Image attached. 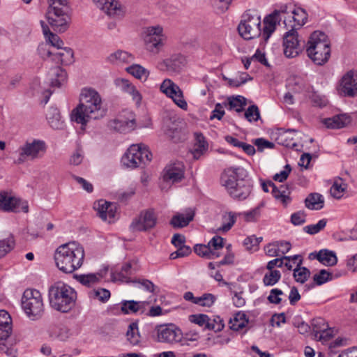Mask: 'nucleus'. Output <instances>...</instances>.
<instances>
[{
	"instance_id": "1",
	"label": "nucleus",
	"mask_w": 357,
	"mask_h": 357,
	"mask_svg": "<svg viewBox=\"0 0 357 357\" xmlns=\"http://www.w3.org/2000/svg\"><path fill=\"white\" fill-rule=\"evenodd\" d=\"M105 111L102 108L100 95L93 89H84L80 98V103L73 109L71 121L84 126L91 119H98L105 116Z\"/></svg>"
},
{
	"instance_id": "2",
	"label": "nucleus",
	"mask_w": 357,
	"mask_h": 357,
	"mask_svg": "<svg viewBox=\"0 0 357 357\" xmlns=\"http://www.w3.org/2000/svg\"><path fill=\"white\" fill-rule=\"evenodd\" d=\"M84 259V248L75 242H69L59 246L54 253L57 268L66 273H72L79 268Z\"/></svg>"
},
{
	"instance_id": "3",
	"label": "nucleus",
	"mask_w": 357,
	"mask_h": 357,
	"mask_svg": "<svg viewBox=\"0 0 357 357\" xmlns=\"http://www.w3.org/2000/svg\"><path fill=\"white\" fill-rule=\"evenodd\" d=\"M45 18L53 30L64 33L69 28L71 17L68 0H47Z\"/></svg>"
},
{
	"instance_id": "4",
	"label": "nucleus",
	"mask_w": 357,
	"mask_h": 357,
	"mask_svg": "<svg viewBox=\"0 0 357 357\" xmlns=\"http://www.w3.org/2000/svg\"><path fill=\"white\" fill-rule=\"evenodd\" d=\"M49 299L52 308L61 312H68L75 305L77 293L70 286L58 282L50 287Z\"/></svg>"
},
{
	"instance_id": "5",
	"label": "nucleus",
	"mask_w": 357,
	"mask_h": 357,
	"mask_svg": "<svg viewBox=\"0 0 357 357\" xmlns=\"http://www.w3.org/2000/svg\"><path fill=\"white\" fill-rule=\"evenodd\" d=\"M306 52L309 58L317 65H323L331 55L330 42L323 31H315L310 36Z\"/></svg>"
},
{
	"instance_id": "6",
	"label": "nucleus",
	"mask_w": 357,
	"mask_h": 357,
	"mask_svg": "<svg viewBox=\"0 0 357 357\" xmlns=\"http://www.w3.org/2000/svg\"><path fill=\"white\" fill-rule=\"evenodd\" d=\"M238 31L245 40H251L261 34V17L257 10H248L242 16Z\"/></svg>"
},
{
	"instance_id": "7",
	"label": "nucleus",
	"mask_w": 357,
	"mask_h": 357,
	"mask_svg": "<svg viewBox=\"0 0 357 357\" xmlns=\"http://www.w3.org/2000/svg\"><path fill=\"white\" fill-rule=\"evenodd\" d=\"M22 307L29 318L38 319L41 317L44 305L40 291L36 289H26L22 298Z\"/></svg>"
},
{
	"instance_id": "8",
	"label": "nucleus",
	"mask_w": 357,
	"mask_h": 357,
	"mask_svg": "<svg viewBox=\"0 0 357 357\" xmlns=\"http://www.w3.org/2000/svg\"><path fill=\"white\" fill-rule=\"evenodd\" d=\"M152 154L145 146L132 144L129 147L121 158L122 164L130 168H136L141 165L151 162Z\"/></svg>"
},
{
	"instance_id": "9",
	"label": "nucleus",
	"mask_w": 357,
	"mask_h": 357,
	"mask_svg": "<svg viewBox=\"0 0 357 357\" xmlns=\"http://www.w3.org/2000/svg\"><path fill=\"white\" fill-rule=\"evenodd\" d=\"M45 149L43 141L34 139L31 142H26L19 148V158L15 161V164L20 165L27 160H33L40 158Z\"/></svg>"
},
{
	"instance_id": "10",
	"label": "nucleus",
	"mask_w": 357,
	"mask_h": 357,
	"mask_svg": "<svg viewBox=\"0 0 357 357\" xmlns=\"http://www.w3.org/2000/svg\"><path fill=\"white\" fill-rule=\"evenodd\" d=\"M157 222L158 216L153 208L143 210L132 220L130 229L133 231H147L154 228Z\"/></svg>"
},
{
	"instance_id": "11",
	"label": "nucleus",
	"mask_w": 357,
	"mask_h": 357,
	"mask_svg": "<svg viewBox=\"0 0 357 357\" xmlns=\"http://www.w3.org/2000/svg\"><path fill=\"white\" fill-rule=\"evenodd\" d=\"M135 115L128 110L123 111L116 119L108 123L110 130L121 133L130 132L135 128Z\"/></svg>"
},
{
	"instance_id": "12",
	"label": "nucleus",
	"mask_w": 357,
	"mask_h": 357,
	"mask_svg": "<svg viewBox=\"0 0 357 357\" xmlns=\"http://www.w3.org/2000/svg\"><path fill=\"white\" fill-rule=\"evenodd\" d=\"M144 43L148 51L157 54L163 46L162 28L160 26L146 28Z\"/></svg>"
},
{
	"instance_id": "13",
	"label": "nucleus",
	"mask_w": 357,
	"mask_h": 357,
	"mask_svg": "<svg viewBox=\"0 0 357 357\" xmlns=\"http://www.w3.org/2000/svg\"><path fill=\"white\" fill-rule=\"evenodd\" d=\"M160 91L180 108L186 110L187 102L183 98V93L180 87L170 79H165L160 85Z\"/></svg>"
},
{
	"instance_id": "14",
	"label": "nucleus",
	"mask_w": 357,
	"mask_h": 357,
	"mask_svg": "<svg viewBox=\"0 0 357 357\" xmlns=\"http://www.w3.org/2000/svg\"><path fill=\"white\" fill-rule=\"evenodd\" d=\"M157 340L160 342L174 344L182 339L181 330L174 325H160L155 328Z\"/></svg>"
},
{
	"instance_id": "15",
	"label": "nucleus",
	"mask_w": 357,
	"mask_h": 357,
	"mask_svg": "<svg viewBox=\"0 0 357 357\" xmlns=\"http://www.w3.org/2000/svg\"><path fill=\"white\" fill-rule=\"evenodd\" d=\"M0 210L6 212L17 213L22 211L28 213L29 206L26 202L9 196L6 192H0Z\"/></svg>"
},
{
	"instance_id": "16",
	"label": "nucleus",
	"mask_w": 357,
	"mask_h": 357,
	"mask_svg": "<svg viewBox=\"0 0 357 357\" xmlns=\"http://www.w3.org/2000/svg\"><path fill=\"white\" fill-rule=\"evenodd\" d=\"M339 93L343 96L354 97L357 93V73L348 71L342 77L337 88Z\"/></svg>"
},
{
	"instance_id": "17",
	"label": "nucleus",
	"mask_w": 357,
	"mask_h": 357,
	"mask_svg": "<svg viewBox=\"0 0 357 357\" xmlns=\"http://www.w3.org/2000/svg\"><path fill=\"white\" fill-rule=\"evenodd\" d=\"M247 177V172L243 167H229L224 170L221 174L220 181L227 191L233 188L239 179Z\"/></svg>"
},
{
	"instance_id": "18",
	"label": "nucleus",
	"mask_w": 357,
	"mask_h": 357,
	"mask_svg": "<svg viewBox=\"0 0 357 357\" xmlns=\"http://www.w3.org/2000/svg\"><path fill=\"white\" fill-rule=\"evenodd\" d=\"M261 187L266 192L269 191L268 188L271 187L272 188L271 193L274 198L284 206H287L291 202L290 190L287 185H280L277 187L271 181H268L262 182Z\"/></svg>"
},
{
	"instance_id": "19",
	"label": "nucleus",
	"mask_w": 357,
	"mask_h": 357,
	"mask_svg": "<svg viewBox=\"0 0 357 357\" xmlns=\"http://www.w3.org/2000/svg\"><path fill=\"white\" fill-rule=\"evenodd\" d=\"M97 7L102 10L109 16L122 17L125 13V8L117 0H93Z\"/></svg>"
},
{
	"instance_id": "20",
	"label": "nucleus",
	"mask_w": 357,
	"mask_h": 357,
	"mask_svg": "<svg viewBox=\"0 0 357 357\" xmlns=\"http://www.w3.org/2000/svg\"><path fill=\"white\" fill-rule=\"evenodd\" d=\"M162 178L165 182H180L184 178L183 165L181 162H174L167 165L163 170Z\"/></svg>"
},
{
	"instance_id": "21",
	"label": "nucleus",
	"mask_w": 357,
	"mask_h": 357,
	"mask_svg": "<svg viewBox=\"0 0 357 357\" xmlns=\"http://www.w3.org/2000/svg\"><path fill=\"white\" fill-rule=\"evenodd\" d=\"M98 216L103 220L111 222L116 216V206L114 203L108 202L100 199L94 203V206Z\"/></svg>"
},
{
	"instance_id": "22",
	"label": "nucleus",
	"mask_w": 357,
	"mask_h": 357,
	"mask_svg": "<svg viewBox=\"0 0 357 357\" xmlns=\"http://www.w3.org/2000/svg\"><path fill=\"white\" fill-rule=\"evenodd\" d=\"M185 57L181 54H174L160 63L161 70L169 72L178 73L185 66Z\"/></svg>"
},
{
	"instance_id": "23",
	"label": "nucleus",
	"mask_w": 357,
	"mask_h": 357,
	"mask_svg": "<svg viewBox=\"0 0 357 357\" xmlns=\"http://www.w3.org/2000/svg\"><path fill=\"white\" fill-rule=\"evenodd\" d=\"M183 126V123L179 119H169L165 125V133L174 142H178L185 138Z\"/></svg>"
},
{
	"instance_id": "24",
	"label": "nucleus",
	"mask_w": 357,
	"mask_h": 357,
	"mask_svg": "<svg viewBox=\"0 0 357 357\" xmlns=\"http://www.w3.org/2000/svg\"><path fill=\"white\" fill-rule=\"evenodd\" d=\"M252 190V185L249 180L239 179L238 183L228 190L229 195L236 199L243 200L245 199L250 194Z\"/></svg>"
},
{
	"instance_id": "25",
	"label": "nucleus",
	"mask_w": 357,
	"mask_h": 357,
	"mask_svg": "<svg viewBox=\"0 0 357 357\" xmlns=\"http://www.w3.org/2000/svg\"><path fill=\"white\" fill-rule=\"evenodd\" d=\"M195 210L192 208H188L184 213H178L174 215L169 224L174 228H183L189 225V223L193 220L195 217Z\"/></svg>"
},
{
	"instance_id": "26",
	"label": "nucleus",
	"mask_w": 357,
	"mask_h": 357,
	"mask_svg": "<svg viewBox=\"0 0 357 357\" xmlns=\"http://www.w3.org/2000/svg\"><path fill=\"white\" fill-rule=\"evenodd\" d=\"M281 17H277V13L273 12L264 20V28L261 33L264 40L266 42L271 34L275 31L276 26L280 24Z\"/></svg>"
},
{
	"instance_id": "27",
	"label": "nucleus",
	"mask_w": 357,
	"mask_h": 357,
	"mask_svg": "<svg viewBox=\"0 0 357 357\" xmlns=\"http://www.w3.org/2000/svg\"><path fill=\"white\" fill-rule=\"evenodd\" d=\"M351 122V118L346 114H338L332 118L325 119L324 124L331 129H339L345 127Z\"/></svg>"
},
{
	"instance_id": "28",
	"label": "nucleus",
	"mask_w": 357,
	"mask_h": 357,
	"mask_svg": "<svg viewBox=\"0 0 357 357\" xmlns=\"http://www.w3.org/2000/svg\"><path fill=\"white\" fill-rule=\"evenodd\" d=\"M312 256L325 266H334L337 262V258L335 253L326 249L321 250L317 253L312 252L310 254V258H311Z\"/></svg>"
},
{
	"instance_id": "29",
	"label": "nucleus",
	"mask_w": 357,
	"mask_h": 357,
	"mask_svg": "<svg viewBox=\"0 0 357 357\" xmlns=\"http://www.w3.org/2000/svg\"><path fill=\"white\" fill-rule=\"evenodd\" d=\"M42 27L43 33L46 38L47 43L49 45L56 47L58 50L62 49L63 42L61 38L55 33L52 32L47 24L43 20L40 22Z\"/></svg>"
},
{
	"instance_id": "30",
	"label": "nucleus",
	"mask_w": 357,
	"mask_h": 357,
	"mask_svg": "<svg viewBox=\"0 0 357 357\" xmlns=\"http://www.w3.org/2000/svg\"><path fill=\"white\" fill-rule=\"evenodd\" d=\"M61 50V51L53 54L52 61L56 63H60L62 65H68L72 63L74 61V53L73 50L70 47H62Z\"/></svg>"
},
{
	"instance_id": "31",
	"label": "nucleus",
	"mask_w": 357,
	"mask_h": 357,
	"mask_svg": "<svg viewBox=\"0 0 357 357\" xmlns=\"http://www.w3.org/2000/svg\"><path fill=\"white\" fill-rule=\"evenodd\" d=\"M49 75L52 86L59 87L67 79V73L60 66H56L50 69Z\"/></svg>"
},
{
	"instance_id": "32",
	"label": "nucleus",
	"mask_w": 357,
	"mask_h": 357,
	"mask_svg": "<svg viewBox=\"0 0 357 357\" xmlns=\"http://www.w3.org/2000/svg\"><path fill=\"white\" fill-rule=\"evenodd\" d=\"M46 119L53 129L62 128L63 122L61 120L59 110L56 107H51L47 109Z\"/></svg>"
},
{
	"instance_id": "33",
	"label": "nucleus",
	"mask_w": 357,
	"mask_h": 357,
	"mask_svg": "<svg viewBox=\"0 0 357 357\" xmlns=\"http://www.w3.org/2000/svg\"><path fill=\"white\" fill-rule=\"evenodd\" d=\"M196 142L191 151L192 157L198 160L208 149V143L202 133H196Z\"/></svg>"
},
{
	"instance_id": "34",
	"label": "nucleus",
	"mask_w": 357,
	"mask_h": 357,
	"mask_svg": "<svg viewBox=\"0 0 357 357\" xmlns=\"http://www.w3.org/2000/svg\"><path fill=\"white\" fill-rule=\"evenodd\" d=\"M324 199L319 193L310 194L305 200V206L311 210H320L324 207Z\"/></svg>"
},
{
	"instance_id": "35",
	"label": "nucleus",
	"mask_w": 357,
	"mask_h": 357,
	"mask_svg": "<svg viewBox=\"0 0 357 357\" xmlns=\"http://www.w3.org/2000/svg\"><path fill=\"white\" fill-rule=\"evenodd\" d=\"M149 303L145 301H123L121 303V310L124 314L136 313L146 304Z\"/></svg>"
},
{
	"instance_id": "36",
	"label": "nucleus",
	"mask_w": 357,
	"mask_h": 357,
	"mask_svg": "<svg viewBox=\"0 0 357 357\" xmlns=\"http://www.w3.org/2000/svg\"><path fill=\"white\" fill-rule=\"evenodd\" d=\"M194 251L197 255L209 259H215L220 256V252L211 251L208 244H197L194 247Z\"/></svg>"
},
{
	"instance_id": "37",
	"label": "nucleus",
	"mask_w": 357,
	"mask_h": 357,
	"mask_svg": "<svg viewBox=\"0 0 357 357\" xmlns=\"http://www.w3.org/2000/svg\"><path fill=\"white\" fill-rule=\"evenodd\" d=\"M74 278L84 286L90 287L97 283L100 278H102L100 273H89V274H82L75 275Z\"/></svg>"
},
{
	"instance_id": "38",
	"label": "nucleus",
	"mask_w": 357,
	"mask_h": 357,
	"mask_svg": "<svg viewBox=\"0 0 357 357\" xmlns=\"http://www.w3.org/2000/svg\"><path fill=\"white\" fill-rule=\"evenodd\" d=\"M302 263L303 260L301 259L296 268L294 269V278L296 282L303 284L310 277V271L306 267H301Z\"/></svg>"
},
{
	"instance_id": "39",
	"label": "nucleus",
	"mask_w": 357,
	"mask_h": 357,
	"mask_svg": "<svg viewBox=\"0 0 357 357\" xmlns=\"http://www.w3.org/2000/svg\"><path fill=\"white\" fill-rule=\"evenodd\" d=\"M293 14V19L296 23L294 26L299 29L303 26L307 21L308 15L306 11L302 8H296L291 10Z\"/></svg>"
},
{
	"instance_id": "40",
	"label": "nucleus",
	"mask_w": 357,
	"mask_h": 357,
	"mask_svg": "<svg viewBox=\"0 0 357 357\" xmlns=\"http://www.w3.org/2000/svg\"><path fill=\"white\" fill-rule=\"evenodd\" d=\"M228 105L229 109H235L236 112H241L246 105V99L241 96L228 98Z\"/></svg>"
},
{
	"instance_id": "41",
	"label": "nucleus",
	"mask_w": 357,
	"mask_h": 357,
	"mask_svg": "<svg viewBox=\"0 0 357 357\" xmlns=\"http://www.w3.org/2000/svg\"><path fill=\"white\" fill-rule=\"evenodd\" d=\"M126 70L139 79H146L149 75V72L146 69L138 64H133L128 67Z\"/></svg>"
},
{
	"instance_id": "42",
	"label": "nucleus",
	"mask_w": 357,
	"mask_h": 357,
	"mask_svg": "<svg viewBox=\"0 0 357 357\" xmlns=\"http://www.w3.org/2000/svg\"><path fill=\"white\" fill-rule=\"evenodd\" d=\"M128 340L132 345H137L140 342V335L138 332V326L135 322L129 325L128 330L126 333Z\"/></svg>"
},
{
	"instance_id": "43",
	"label": "nucleus",
	"mask_w": 357,
	"mask_h": 357,
	"mask_svg": "<svg viewBox=\"0 0 357 357\" xmlns=\"http://www.w3.org/2000/svg\"><path fill=\"white\" fill-rule=\"evenodd\" d=\"M248 323V321L245 319V314L238 313L234 319H230L229 328L232 331H238L244 328Z\"/></svg>"
},
{
	"instance_id": "44",
	"label": "nucleus",
	"mask_w": 357,
	"mask_h": 357,
	"mask_svg": "<svg viewBox=\"0 0 357 357\" xmlns=\"http://www.w3.org/2000/svg\"><path fill=\"white\" fill-rule=\"evenodd\" d=\"M328 323L321 317L313 319L311 321V328L314 337H318V335L321 331H324L325 329H328Z\"/></svg>"
},
{
	"instance_id": "45",
	"label": "nucleus",
	"mask_w": 357,
	"mask_h": 357,
	"mask_svg": "<svg viewBox=\"0 0 357 357\" xmlns=\"http://www.w3.org/2000/svg\"><path fill=\"white\" fill-rule=\"evenodd\" d=\"M238 213L234 212H228L222 216V226L219 229L222 231H228L234 225Z\"/></svg>"
},
{
	"instance_id": "46",
	"label": "nucleus",
	"mask_w": 357,
	"mask_h": 357,
	"mask_svg": "<svg viewBox=\"0 0 357 357\" xmlns=\"http://www.w3.org/2000/svg\"><path fill=\"white\" fill-rule=\"evenodd\" d=\"M298 28L295 27V26H293L291 29L286 32L283 37V44H287V45H300V41L298 38V33H297Z\"/></svg>"
},
{
	"instance_id": "47",
	"label": "nucleus",
	"mask_w": 357,
	"mask_h": 357,
	"mask_svg": "<svg viewBox=\"0 0 357 357\" xmlns=\"http://www.w3.org/2000/svg\"><path fill=\"white\" fill-rule=\"evenodd\" d=\"M281 273L278 270H271L266 273L263 278V282L265 286H273L280 279Z\"/></svg>"
},
{
	"instance_id": "48",
	"label": "nucleus",
	"mask_w": 357,
	"mask_h": 357,
	"mask_svg": "<svg viewBox=\"0 0 357 357\" xmlns=\"http://www.w3.org/2000/svg\"><path fill=\"white\" fill-rule=\"evenodd\" d=\"M264 206L263 203H261L259 206L255 208L243 213H238V216H243L245 221L253 222L257 220V218L260 215L261 208Z\"/></svg>"
},
{
	"instance_id": "49",
	"label": "nucleus",
	"mask_w": 357,
	"mask_h": 357,
	"mask_svg": "<svg viewBox=\"0 0 357 357\" xmlns=\"http://www.w3.org/2000/svg\"><path fill=\"white\" fill-rule=\"evenodd\" d=\"M89 296L105 303L109 298L110 292L106 289H93L89 292Z\"/></svg>"
},
{
	"instance_id": "50",
	"label": "nucleus",
	"mask_w": 357,
	"mask_h": 357,
	"mask_svg": "<svg viewBox=\"0 0 357 357\" xmlns=\"http://www.w3.org/2000/svg\"><path fill=\"white\" fill-rule=\"evenodd\" d=\"M326 224L327 220L326 219H321L315 225H310L305 226V227H303V230L305 232L310 235H314L324 229Z\"/></svg>"
},
{
	"instance_id": "51",
	"label": "nucleus",
	"mask_w": 357,
	"mask_h": 357,
	"mask_svg": "<svg viewBox=\"0 0 357 357\" xmlns=\"http://www.w3.org/2000/svg\"><path fill=\"white\" fill-rule=\"evenodd\" d=\"M333 278V273L325 269L321 270L319 274H315L313 277V280L317 285H321Z\"/></svg>"
},
{
	"instance_id": "52",
	"label": "nucleus",
	"mask_w": 357,
	"mask_h": 357,
	"mask_svg": "<svg viewBox=\"0 0 357 357\" xmlns=\"http://www.w3.org/2000/svg\"><path fill=\"white\" fill-rule=\"evenodd\" d=\"M111 61H119L123 63H129L132 61V56L127 52L117 51L109 56Z\"/></svg>"
},
{
	"instance_id": "53",
	"label": "nucleus",
	"mask_w": 357,
	"mask_h": 357,
	"mask_svg": "<svg viewBox=\"0 0 357 357\" xmlns=\"http://www.w3.org/2000/svg\"><path fill=\"white\" fill-rule=\"evenodd\" d=\"M232 0H210L211 4L218 13H222L228 8Z\"/></svg>"
},
{
	"instance_id": "54",
	"label": "nucleus",
	"mask_w": 357,
	"mask_h": 357,
	"mask_svg": "<svg viewBox=\"0 0 357 357\" xmlns=\"http://www.w3.org/2000/svg\"><path fill=\"white\" fill-rule=\"evenodd\" d=\"M15 242L13 237L5 240H0V259L4 257L14 247Z\"/></svg>"
},
{
	"instance_id": "55",
	"label": "nucleus",
	"mask_w": 357,
	"mask_h": 357,
	"mask_svg": "<svg viewBox=\"0 0 357 357\" xmlns=\"http://www.w3.org/2000/svg\"><path fill=\"white\" fill-rule=\"evenodd\" d=\"M216 300L215 296L212 294H204L200 297L197 298V305L203 307H211L213 305Z\"/></svg>"
},
{
	"instance_id": "56",
	"label": "nucleus",
	"mask_w": 357,
	"mask_h": 357,
	"mask_svg": "<svg viewBox=\"0 0 357 357\" xmlns=\"http://www.w3.org/2000/svg\"><path fill=\"white\" fill-rule=\"evenodd\" d=\"M346 190V184L340 182L335 181L331 188V193L332 196L336 199H340L342 197V193Z\"/></svg>"
},
{
	"instance_id": "57",
	"label": "nucleus",
	"mask_w": 357,
	"mask_h": 357,
	"mask_svg": "<svg viewBox=\"0 0 357 357\" xmlns=\"http://www.w3.org/2000/svg\"><path fill=\"white\" fill-rule=\"evenodd\" d=\"M225 327L223 319L219 316H215L213 322L209 321L206 326V329L213 330L215 332L221 331Z\"/></svg>"
},
{
	"instance_id": "58",
	"label": "nucleus",
	"mask_w": 357,
	"mask_h": 357,
	"mask_svg": "<svg viewBox=\"0 0 357 357\" xmlns=\"http://www.w3.org/2000/svg\"><path fill=\"white\" fill-rule=\"evenodd\" d=\"M244 116L250 122H252V121H257L260 117L258 107L255 105L250 106L245 112Z\"/></svg>"
},
{
	"instance_id": "59",
	"label": "nucleus",
	"mask_w": 357,
	"mask_h": 357,
	"mask_svg": "<svg viewBox=\"0 0 357 357\" xmlns=\"http://www.w3.org/2000/svg\"><path fill=\"white\" fill-rule=\"evenodd\" d=\"M225 239L219 236H215L208 243V245L211 251L219 252L224 247Z\"/></svg>"
},
{
	"instance_id": "60",
	"label": "nucleus",
	"mask_w": 357,
	"mask_h": 357,
	"mask_svg": "<svg viewBox=\"0 0 357 357\" xmlns=\"http://www.w3.org/2000/svg\"><path fill=\"white\" fill-rule=\"evenodd\" d=\"M189 320L195 323L199 326H205L207 325V323L211 321V319L208 315L204 314H192L189 317Z\"/></svg>"
},
{
	"instance_id": "61",
	"label": "nucleus",
	"mask_w": 357,
	"mask_h": 357,
	"mask_svg": "<svg viewBox=\"0 0 357 357\" xmlns=\"http://www.w3.org/2000/svg\"><path fill=\"white\" fill-rule=\"evenodd\" d=\"M38 53L39 56L43 59H47L50 57H51L52 59L53 58V54H54V52H52L50 50V45L47 42L42 43L38 45Z\"/></svg>"
},
{
	"instance_id": "62",
	"label": "nucleus",
	"mask_w": 357,
	"mask_h": 357,
	"mask_svg": "<svg viewBox=\"0 0 357 357\" xmlns=\"http://www.w3.org/2000/svg\"><path fill=\"white\" fill-rule=\"evenodd\" d=\"M131 264H126L122 266L119 273H116V278L126 282H130L129 280V275H131Z\"/></svg>"
},
{
	"instance_id": "63",
	"label": "nucleus",
	"mask_w": 357,
	"mask_h": 357,
	"mask_svg": "<svg viewBox=\"0 0 357 357\" xmlns=\"http://www.w3.org/2000/svg\"><path fill=\"white\" fill-rule=\"evenodd\" d=\"M300 45H287L283 44L284 54L287 58H294L298 55L300 52Z\"/></svg>"
},
{
	"instance_id": "64",
	"label": "nucleus",
	"mask_w": 357,
	"mask_h": 357,
	"mask_svg": "<svg viewBox=\"0 0 357 357\" xmlns=\"http://www.w3.org/2000/svg\"><path fill=\"white\" fill-rule=\"evenodd\" d=\"M177 248L178 249L176 251L172 252L170 255L171 259H176L178 257H184L188 256L192 252L191 248L189 246L185 245L180 246Z\"/></svg>"
}]
</instances>
